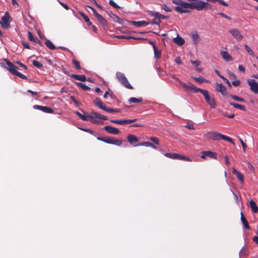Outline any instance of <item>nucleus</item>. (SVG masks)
Listing matches in <instances>:
<instances>
[{"instance_id":"f257e3e1","label":"nucleus","mask_w":258,"mask_h":258,"mask_svg":"<svg viewBox=\"0 0 258 258\" xmlns=\"http://www.w3.org/2000/svg\"><path fill=\"white\" fill-rule=\"evenodd\" d=\"M186 10H196L202 11L207 10H211L212 6L209 3L202 0H187Z\"/></svg>"},{"instance_id":"f03ea898","label":"nucleus","mask_w":258,"mask_h":258,"mask_svg":"<svg viewBox=\"0 0 258 258\" xmlns=\"http://www.w3.org/2000/svg\"><path fill=\"white\" fill-rule=\"evenodd\" d=\"M83 112V114H82L77 111L76 112V114L83 120L89 121L92 123L98 124L101 122L99 113L92 111L90 114H86L84 111Z\"/></svg>"},{"instance_id":"7ed1b4c3","label":"nucleus","mask_w":258,"mask_h":258,"mask_svg":"<svg viewBox=\"0 0 258 258\" xmlns=\"http://www.w3.org/2000/svg\"><path fill=\"white\" fill-rule=\"evenodd\" d=\"M7 66H5V64L2 63V66L7 69L12 74L20 77L23 79H27L26 76L23 75L17 71L18 68L14 65L13 63L10 62L7 59H6Z\"/></svg>"},{"instance_id":"20e7f679","label":"nucleus","mask_w":258,"mask_h":258,"mask_svg":"<svg viewBox=\"0 0 258 258\" xmlns=\"http://www.w3.org/2000/svg\"><path fill=\"white\" fill-rule=\"evenodd\" d=\"M207 138L215 141H219L220 140H223L225 141H227L230 143H231L233 145H234V143L233 141V140L226 136H225L224 135H222L219 133H218L217 132H209L207 134Z\"/></svg>"},{"instance_id":"39448f33","label":"nucleus","mask_w":258,"mask_h":258,"mask_svg":"<svg viewBox=\"0 0 258 258\" xmlns=\"http://www.w3.org/2000/svg\"><path fill=\"white\" fill-rule=\"evenodd\" d=\"M199 92L201 93L203 95L206 101L212 108H215L216 107L217 104L213 95H210L207 90L202 89H200Z\"/></svg>"},{"instance_id":"423d86ee","label":"nucleus","mask_w":258,"mask_h":258,"mask_svg":"<svg viewBox=\"0 0 258 258\" xmlns=\"http://www.w3.org/2000/svg\"><path fill=\"white\" fill-rule=\"evenodd\" d=\"M172 78L176 80L178 82L180 83V85L187 91H190L192 93H197L199 92L200 89L201 88L197 87L195 85L192 84L190 82H188L187 84L183 83L181 82L178 78L176 77L174 75L172 76Z\"/></svg>"},{"instance_id":"0eeeda50","label":"nucleus","mask_w":258,"mask_h":258,"mask_svg":"<svg viewBox=\"0 0 258 258\" xmlns=\"http://www.w3.org/2000/svg\"><path fill=\"white\" fill-rule=\"evenodd\" d=\"M172 3L178 6L174 7V10L179 13H186L190 12V11L186 10L187 2L183 0H172Z\"/></svg>"},{"instance_id":"6e6552de","label":"nucleus","mask_w":258,"mask_h":258,"mask_svg":"<svg viewBox=\"0 0 258 258\" xmlns=\"http://www.w3.org/2000/svg\"><path fill=\"white\" fill-rule=\"evenodd\" d=\"M116 77L117 80L124 87L129 89H132L133 88L132 85L128 82L124 74L121 72H117L116 74Z\"/></svg>"},{"instance_id":"1a4fd4ad","label":"nucleus","mask_w":258,"mask_h":258,"mask_svg":"<svg viewBox=\"0 0 258 258\" xmlns=\"http://www.w3.org/2000/svg\"><path fill=\"white\" fill-rule=\"evenodd\" d=\"M97 139L99 141H102L107 144L115 145L117 146H120L122 144L121 140L113 137H98Z\"/></svg>"},{"instance_id":"9d476101","label":"nucleus","mask_w":258,"mask_h":258,"mask_svg":"<svg viewBox=\"0 0 258 258\" xmlns=\"http://www.w3.org/2000/svg\"><path fill=\"white\" fill-rule=\"evenodd\" d=\"M229 32L237 41H241L244 38L241 32L237 29H231L229 31Z\"/></svg>"},{"instance_id":"9b49d317","label":"nucleus","mask_w":258,"mask_h":258,"mask_svg":"<svg viewBox=\"0 0 258 258\" xmlns=\"http://www.w3.org/2000/svg\"><path fill=\"white\" fill-rule=\"evenodd\" d=\"M247 83L250 87V90L254 94H258V83L255 80H248Z\"/></svg>"},{"instance_id":"f8f14e48","label":"nucleus","mask_w":258,"mask_h":258,"mask_svg":"<svg viewBox=\"0 0 258 258\" xmlns=\"http://www.w3.org/2000/svg\"><path fill=\"white\" fill-rule=\"evenodd\" d=\"M10 16L8 13L6 12L4 16L2 18L1 21L0 22L1 25L4 28L7 29L9 27L10 22H9Z\"/></svg>"},{"instance_id":"ddd939ff","label":"nucleus","mask_w":258,"mask_h":258,"mask_svg":"<svg viewBox=\"0 0 258 258\" xmlns=\"http://www.w3.org/2000/svg\"><path fill=\"white\" fill-rule=\"evenodd\" d=\"M201 154V158L203 159H206L207 157L214 159H216L217 158V154L214 152H212L210 151H206L202 152Z\"/></svg>"},{"instance_id":"4468645a","label":"nucleus","mask_w":258,"mask_h":258,"mask_svg":"<svg viewBox=\"0 0 258 258\" xmlns=\"http://www.w3.org/2000/svg\"><path fill=\"white\" fill-rule=\"evenodd\" d=\"M33 108L35 109L40 110L45 113H52L53 112V110L51 108L47 106L35 105L33 106Z\"/></svg>"},{"instance_id":"2eb2a0df","label":"nucleus","mask_w":258,"mask_h":258,"mask_svg":"<svg viewBox=\"0 0 258 258\" xmlns=\"http://www.w3.org/2000/svg\"><path fill=\"white\" fill-rule=\"evenodd\" d=\"M137 120V119H123V120H111L110 121L112 123H118L119 124H125L127 123H133Z\"/></svg>"},{"instance_id":"dca6fc26","label":"nucleus","mask_w":258,"mask_h":258,"mask_svg":"<svg viewBox=\"0 0 258 258\" xmlns=\"http://www.w3.org/2000/svg\"><path fill=\"white\" fill-rule=\"evenodd\" d=\"M215 88L218 92H220L224 96L228 94L226 87L222 84L217 83Z\"/></svg>"},{"instance_id":"f3484780","label":"nucleus","mask_w":258,"mask_h":258,"mask_svg":"<svg viewBox=\"0 0 258 258\" xmlns=\"http://www.w3.org/2000/svg\"><path fill=\"white\" fill-rule=\"evenodd\" d=\"M104 130L108 133L112 135H117L120 133V131L118 128L109 125L104 126Z\"/></svg>"},{"instance_id":"a211bd4d","label":"nucleus","mask_w":258,"mask_h":258,"mask_svg":"<svg viewBox=\"0 0 258 258\" xmlns=\"http://www.w3.org/2000/svg\"><path fill=\"white\" fill-rule=\"evenodd\" d=\"M95 105L98 106L99 108L107 111L108 107H107L99 98H96L94 101Z\"/></svg>"},{"instance_id":"6ab92c4d","label":"nucleus","mask_w":258,"mask_h":258,"mask_svg":"<svg viewBox=\"0 0 258 258\" xmlns=\"http://www.w3.org/2000/svg\"><path fill=\"white\" fill-rule=\"evenodd\" d=\"M221 55L222 58L226 61H229L233 60L232 57L229 54L228 51H221Z\"/></svg>"},{"instance_id":"aec40b11","label":"nucleus","mask_w":258,"mask_h":258,"mask_svg":"<svg viewBox=\"0 0 258 258\" xmlns=\"http://www.w3.org/2000/svg\"><path fill=\"white\" fill-rule=\"evenodd\" d=\"M232 173L241 182L243 183L244 182L243 175L240 172L237 171L235 168H233Z\"/></svg>"},{"instance_id":"412c9836","label":"nucleus","mask_w":258,"mask_h":258,"mask_svg":"<svg viewBox=\"0 0 258 258\" xmlns=\"http://www.w3.org/2000/svg\"><path fill=\"white\" fill-rule=\"evenodd\" d=\"M108 15L115 22H117L119 24L122 23V20L115 14L112 13V12H110L108 13Z\"/></svg>"},{"instance_id":"4be33fe9","label":"nucleus","mask_w":258,"mask_h":258,"mask_svg":"<svg viewBox=\"0 0 258 258\" xmlns=\"http://www.w3.org/2000/svg\"><path fill=\"white\" fill-rule=\"evenodd\" d=\"M127 141L131 144L137 143L139 140L137 137L133 135H130L127 137Z\"/></svg>"},{"instance_id":"5701e85b","label":"nucleus","mask_w":258,"mask_h":258,"mask_svg":"<svg viewBox=\"0 0 258 258\" xmlns=\"http://www.w3.org/2000/svg\"><path fill=\"white\" fill-rule=\"evenodd\" d=\"M71 77L77 80H79L82 82L85 81L86 80V76L84 75H78L72 74Z\"/></svg>"},{"instance_id":"b1692460","label":"nucleus","mask_w":258,"mask_h":258,"mask_svg":"<svg viewBox=\"0 0 258 258\" xmlns=\"http://www.w3.org/2000/svg\"><path fill=\"white\" fill-rule=\"evenodd\" d=\"M249 206L251 209L252 211L254 213H256L258 212V207L253 200H251L249 202Z\"/></svg>"},{"instance_id":"393cba45","label":"nucleus","mask_w":258,"mask_h":258,"mask_svg":"<svg viewBox=\"0 0 258 258\" xmlns=\"http://www.w3.org/2000/svg\"><path fill=\"white\" fill-rule=\"evenodd\" d=\"M241 220L242 223V224L243 225L244 227L248 229L249 230L250 229V226L248 225V222L246 220V218L243 216L242 213H241Z\"/></svg>"},{"instance_id":"a878e982","label":"nucleus","mask_w":258,"mask_h":258,"mask_svg":"<svg viewBox=\"0 0 258 258\" xmlns=\"http://www.w3.org/2000/svg\"><path fill=\"white\" fill-rule=\"evenodd\" d=\"M230 105L233 106L235 108L239 109L244 111H246V108L244 105L234 102H230Z\"/></svg>"},{"instance_id":"bb28decb","label":"nucleus","mask_w":258,"mask_h":258,"mask_svg":"<svg viewBox=\"0 0 258 258\" xmlns=\"http://www.w3.org/2000/svg\"><path fill=\"white\" fill-rule=\"evenodd\" d=\"M140 146L150 147L154 149H156V147L154 144H153L152 143L149 142H144L141 143L138 145H135V146Z\"/></svg>"},{"instance_id":"cd10ccee","label":"nucleus","mask_w":258,"mask_h":258,"mask_svg":"<svg viewBox=\"0 0 258 258\" xmlns=\"http://www.w3.org/2000/svg\"><path fill=\"white\" fill-rule=\"evenodd\" d=\"M173 41L178 46L182 45L184 43V40L180 37H177L173 39Z\"/></svg>"},{"instance_id":"c85d7f7f","label":"nucleus","mask_w":258,"mask_h":258,"mask_svg":"<svg viewBox=\"0 0 258 258\" xmlns=\"http://www.w3.org/2000/svg\"><path fill=\"white\" fill-rule=\"evenodd\" d=\"M131 23L137 27L145 26L149 24L144 21H132Z\"/></svg>"},{"instance_id":"c756f323","label":"nucleus","mask_w":258,"mask_h":258,"mask_svg":"<svg viewBox=\"0 0 258 258\" xmlns=\"http://www.w3.org/2000/svg\"><path fill=\"white\" fill-rule=\"evenodd\" d=\"M191 37L194 41L195 44H197L200 41V36L197 32L192 33Z\"/></svg>"},{"instance_id":"7c9ffc66","label":"nucleus","mask_w":258,"mask_h":258,"mask_svg":"<svg viewBox=\"0 0 258 258\" xmlns=\"http://www.w3.org/2000/svg\"><path fill=\"white\" fill-rule=\"evenodd\" d=\"M98 21L100 23V24L103 26H107V23L106 20L101 15H99L96 18Z\"/></svg>"},{"instance_id":"2f4dec72","label":"nucleus","mask_w":258,"mask_h":258,"mask_svg":"<svg viewBox=\"0 0 258 258\" xmlns=\"http://www.w3.org/2000/svg\"><path fill=\"white\" fill-rule=\"evenodd\" d=\"M152 16L158 18V19H165L167 18V16L160 14L159 13L155 12L152 13Z\"/></svg>"},{"instance_id":"473e14b6","label":"nucleus","mask_w":258,"mask_h":258,"mask_svg":"<svg viewBox=\"0 0 258 258\" xmlns=\"http://www.w3.org/2000/svg\"><path fill=\"white\" fill-rule=\"evenodd\" d=\"M45 45L51 50H54L55 49V45L53 44V43L49 40L46 39L45 42Z\"/></svg>"},{"instance_id":"72a5a7b5","label":"nucleus","mask_w":258,"mask_h":258,"mask_svg":"<svg viewBox=\"0 0 258 258\" xmlns=\"http://www.w3.org/2000/svg\"><path fill=\"white\" fill-rule=\"evenodd\" d=\"M177 159L191 162L192 160L188 157L177 154Z\"/></svg>"},{"instance_id":"f704fd0d","label":"nucleus","mask_w":258,"mask_h":258,"mask_svg":"<svg viewBox=\"0 0 258 258\" xmlns=\"http://www.w3.org/2000/svg\"><path fill=\"white\" fill-rule=\"evenodd\" d=\"M143 99L142 97L136 98L135 97H131L128 99V102L130 103H140L142 102Z\"/></svg>"},{"instance_id":"c9c22d12","label":"nucleus","mask_w":258,"mask_h":258,"mask_svg":"<svg viewBox=\"0 0 258 258\" xmlns=\"http://www.w3.org/2000/svg\"><path fill=\"white\" fill-rule=\"evenodd\" d=\"M154 57L158 59L161 57V52L157 49V47H154Z\"/></svg>"},{"instance_id":"e433bc0d","label":"nucleus","mask_w":258,"mask_h":258,"mask_svg":"<svg viewBox=\"0 0 258 258\" xmlns=\"http://www.w3.org/2000/svg\"><path fill=\"white\" fill-rule=\"evenodd\" d=\"M76 84L77 86L81 87L84 90L88 91L90 89V88L88 86L86 85L85 84L80 82H77Z\"/></svg>"},{"instance_id":"4c0bfd02","label":"nucleus","mask_w":258,"mask_h":258,"mask_svg":"<svg viewBox=\"0 0 258 258\" xmlns=\"http://www.w3.org/2000/svg\"><path fill=\"white\" fill-rule=\"evenodd\" d=\"M164 156L173 159H177V153H166L164 154Z\"/></svg>"},{"instance_id":"58836bf2","label":"nucleus","mask_w":258,"mask_h":258,"mask_svg":"<svg viewBox=\"0 0 258 258\" xmlns=\"http://www.w3.org/2000/svg\"><path fill=\"white\" fill-rule=\"evenodd\" d=\"M244 48H245V50H246V51L247 52V53L250 55H251L252 56H255L254 52L253 51V50L247 44H245L244 45Z\"/></svg>"},{"instance_id":"ea45409f","label":"nucleus","mask_w":258,"mask_h":258,"mask_svg":"<svg viewBox=\"0 0 258 258\" xmlns=\"http://www.w3.org/2000/svg\"><path fill=\"white\" fill-rule=\"evenodd\" d=\"M230 97L235 101H237L241 102H245V100L243 98L239 97L236 95H230Z\"/></svg>"},{"instance_id":"a19ab883","label":"nucleus","mask_w":258,"mask_h":258,"mask_svg":"<svg viewBox=\"0 0 258 258\" xmlns=\"http://www.w3.org/2000/svg\"><path fill=\"white\" fill-rule=\"evenodd\" d=\"M194 79L196 81H197V82L201 83H204V82H205V83L209 82V81L205 79L203 77L195 78Z\"/></svg>"},{"instance_id":"79ce46f5","label":"nucleus","mask_w":258,"mask_h":258,"mask_svg":"<svg viewBox=\"0 0 258 258\" xmlns=\"http://www.w3.org/2000/svg\"><path fill=\"white\" fill-rule=\"evenodd\" d=\"M246 255H247L246 249L244 247H243L239 251V256L240 257H241Z\"/></svg>"},{"instance_id":"37998d69","label":"nucleus","mask_w":258,"mask_h":258,"mask_svg":"<svg viewBox=\"0 0 258 258\" xmlns=\"http://www.w3.org/2000/svg\"><path fill=\"white\" fill-rule=\"evenodd\" d=\"M28 38L30 41L35 42V43L37 42V41H36L37 38H35L33 36L32 33L31 32H30V31L28 32Z\"/></svg>"},{"instance_id":"c03bdc74","label":"nucleus","mask_w":258,"mask_h":258,"mask_svg":"<svg viewBox=\"0 0 258 258\" xmlns=\"http://www.w3.org/2000/svg\"><path fill=\"white\" fill-rule=\"evenodd\" d=\"M81 15L82 16V17L84 19L85 21L88 23L89 25H92V23L90 21L89 18L86 15H85L83 13H81Z\"/></svg>"},{"instance_id":"a18cd8bd","label":"nucleus","mask_w":258,"mask_h":258,"mask_svg":"<svg viewBox=\"0 0 258 258\" xmlns=\"http://www.w3.org/2000/svg\"><path fill=\"white\" fill-rule=\"evenodd\" d=\"M73 63L74 65L75 66L77 69L81 70V68L80 67V62L75 59L73 60Z\"/></svg>"},{"instance_id":"49530a36","label":"nucleus","mask_w":258,"mask_h":258,"mask_svg":"<svg viewBox=\"0 0 258 258\" xmlns=\"http://www.w3.org/2000/svg\"><path fill=\"white\" fill-rule=\"evenodd\" d=\"M33 64L37 68H41L43 67L42 64L37 60H33L32 62Z\"/></svg>"},{"instance_id":"de8ad7c7","label":"nucleus","mask_w":258,"mask_h":258,"mask_svg":"<svg viewBox=\"0 0 258 258\" xmlns=\"http://www.w3.org/2000/svg\"><path fill=\"white\" fill-rule=\"evenodd\" d=\"M149 139H150V140L152 141L153 143H154L155 144H156V145L159 144V140L157 138L151 137Z\"/></svg>"},{"instance_id":"09e8293b","label":"nucleus","mask_w":258,"mask_h":258,"mask_svg":"<svg viewBox=\"0 0 258 258\" xmlns=\"http://www.w3.org/2000/svg\"><path fill=\"white\" fill-rule=\"evenodd\" d=\"M120 111H121V110L119 109H112V108H108V109L107 110V112H109V113L120 112Z\"/></svg>"},{"instance_id":"8fccbe9b","label":"nucleus","mask_w":258,"mask_h":258,"mask_svg":"<svg viewBox=\"0 0 258 258\" xmlns=\"http://www.w3.org/2000/svg\"><path fill=\"white\" fill-rule=\"evenodd\" d=\"M109 4L113 7L114 8L118 9L119 8V7L113 1V0H109Z\"/></svg>"},{"instance_id":"3c124183","label":"nucleus","mask_w":258,"mask_h":258,"mask_svg":"<svg viewBox=\"0 0 258 258\" xmlns=\"http://www.w3.org/2000/svg\"><path fill=\"white\" fill-rule=\"evenodd\" d=\"M157 72L160 73V75L161 76H164V75H166V73L165 72H164L162 69L160 68H157Z\"/></svg>"},{"instance_id":"603ef678","label":"nucleus","mask_w":258,"mask_h":258,"mask_svg":"<svg viewBox=\"0 0 258 258\" xmlns=\"http://www.w3.org/2000/svg\"><path fill=\"white\" fill-rule=\"evenodd\" d=\"M88 8H90L93 12L94 15L95 16L96 18L99 16L100 14H98L97 11L92 7L90 6H88Z\"/></svg>"},{"instance_id":"864d4df0","label":"nucleus","mask_w":258,"mask_h":258,"mask_svg":"<svg viewBox=\"0 0 258 258\" xmlns=\"http://www.w3.org/2000/svg\"><path fill=\"white\" fill-rule=\"evenodd\" d=\"M191 63L195 66H199L201 64V61L199 60H191Z\"/></svg>"},{"instance_id":"5fc2aeb1","label":"nucleus","mask_w":258,"mask_h":258,"mask_svg":"<svg viewBox=\"0 0 258 258\" xmlns=\"http://www.w3.org/2000/svg\"><path fill=\"white\" fill-rule=\"evenodd\" d=\"M239 141L242 146L243 149L244 150V152H245L246 148V145L243 142V140H241L240 138L239 139Z\"/></svg>"},{"instance_id":"6e6d98bb","label":"nucleus","mask_w":258,"mask_h":258,"mask_svg":"<svg viewBox=\"0 0 258 258\" xmlns=\"http://www.w3.org/2000/svg\"><path fill=\"white\" fill-rule=\"evenodd\" d=\"M220 77L222 79L229 87L231 86L230 82L227 79L224 78L223 76H220Z\"/></svg>"},{"instance_id":"4d7b16f0","label":"nucleus","mask_w":258,"mask_h":258,"mask_svg":"<svg viewBox=\"0 0 258 258\" xmlns=\"http://www.w3.org/2000/svg\"><path fill=\"white\" fill-rule=\"evenodd\" d=\"M238 70L240 72H243V73H245V68L242 64H239L238 66Z\"/></svg>"},{"instance_id":"13d9d810","label":"nucleus","mask_w":258,"mask_h":258,"mask_svg":"<svg viewBox=\"0 0 258 258\" xmlns=\"http://www.w3.org/2000/svg\"><path fill=\"white\" fill-rule=\"evenodd\" d=\"M82 130L86 132L87 133H89L92 135L94 134V132L92 130L89 129V128H82Z\"/></svg>"},{"instance_id":"bf43d9fd","label":"nucleus","mask_w":258,"mask_h":258,"mask_svg":"<svg viewBox=\"0 0 258 258\" xmlns=\"http://www.w3.org/2000/svg\"><path fill=\"white\" fill-rule=\"evenodd\" d=\"M218 14L229 20H231V18L228 16H227V15H226L223 13H219Z\"/></svg>"},{"instance_id":"052dcab7","label":"nucleus","mask_w":258,"mask_h":258,"mask_svg":"<svg viewBox=\"0 0 258 258\" xmlns=\"http://www.w3.org/2000/svg\"><path fill=\"white\" fill-rule=\"evenodd\" d=\"M162 8L166 11V12H171V9L167 7L166 5H164L162 6Z\"/></svg>"},{"instance_id":"680f3d73","label":"nucleus","mask_w":258,"mask_h":258,"mask_svg":"<svg viewBox=\"0 0 258 258\" xmlns=\"http://www.w3.org/2000/svg\"><path fill=\"white\" fill-rule=\"evenodd\" d=\"M232 84L234 86H238L240 85V82L239 80H235L232 82Z\"/></svg>"},{"instance_id":"e2e57ef3","label":"nucleus","mask_w":258,"mask_h":258,"mask_svg":"<svg viewBox=\"0 0 258 258\" xmlns=\"http://www.w3.org/2000/svg\"><path fill=\"white\" fill-rule=\"evenodd\" d=\"M228 74L229 75V76L232 78V79H235L236 78V76L235 74H234L233 73H232L230 71H228Z\"/></svg>"},{"instance_id":"0e129e2a","label":"nucleus","mask_w":258,"mask_h":258,"mask_svg":"<svg viewBox=\"0 0 258 258\" xmlns=\"http://www.w3.org/2000/svg\"><path fill=\"white\" fill-rule=\"evenodd\" d=\"M217 2H219V3L220 4H221V5H223L224 6H228V4L226 3V2H225L223 0H218Z\"/></svg>"},{"instance_id":"69168bd1","label":"nucleus","mask_w":258,"mask_h":258,"mask_svg":"<svg viewBox=\"0 0 258 258\" xmlns=\"http://www.w3.org/2000/svg\"><path fill=\"white\" fill-rule=\"evenodd\" d=\"M175 61L176 63L180 64H181L182 62L180 57L177 56L175 58Z\"/></svg>"},{"instance_id":"338daca9","label":"nucleus","mask_w":258,"mask_h":258,"mask_svg":"<svg viewBox=\"0 0 258 258\" xmlns=\"http://www.w3.org/2000/svg\"><path fill=\"white\" fill-rule=\"evenodd\" d=\"M58 2L60 5H61L66 10H68L69 9V7L67 4L62 3L59 1Z\"/></svg>"},{"instance_id":"774afa93","label":"nucleus","mask_w":258,"mask_h":258,"mask_svg":"<svg viewBox=\"0 0 258 258\" xmlns=\"http://www.w3.org/2000/svg\"><path fill=\"white\" fill-rule=\"evenodd\" d=\"M252 240L258 245V236H254L253 237Z\"/></svg>"}]
</instances>
